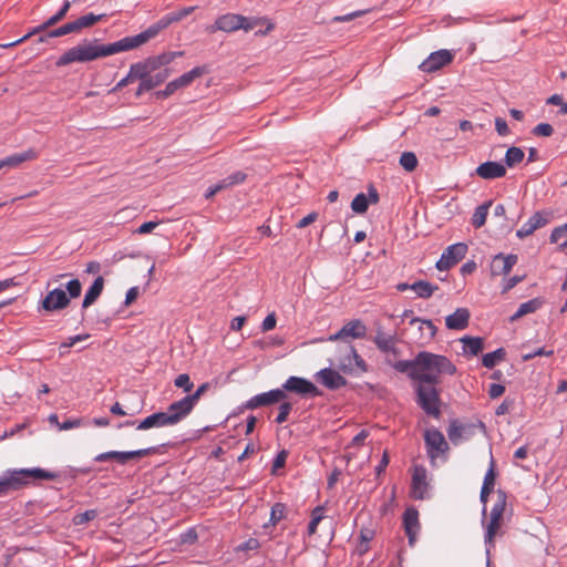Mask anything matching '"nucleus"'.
Instances as JSON below:
<instances>
[{"label":"nucleus","mask_w":567,"mask_h":567,"mask_svg":"<svg viewBox=\"0 0 567 567\" xmlns=\"http://www.w3.org/2000/svg\"><path fill=\"white\" fill-rule=\"evenodd\" d=\"M394 369L420 384L432 386L456 373V367L449 358L429 351L419 352L412 360L398 361Z\"/></svg>","instance_id":"nucleus-1"},{"label":"nucleus","mask_w":567,"mask_h":567,"mask_svg":"<svg viewBox=\"0 0 567 567\" xmlns=\"http://www.w3.org/2000/svg\"><path fill=\"white\" fill-rule=\"evenodd\" d=\"M133 37H125L114 43L99 44L97 41H83L66 50L56 61L58 66L74 62L84 63L100 58L110 56L123 51L136 49Z\"/></svg>","instance_id":"nucleus-2"},{"label":"nucleus","mask_w":567,"mask_h":567,"mask_svg":"<svg viewBox=\"0 0 567 567\" xmlns=\"http://www.w3.org/2000/svg\"><path fill=\"white\" fill-rule=\"evenodd\" d=\"M56 475L42 468H13L8 470L0 477V497L28 486L34 480L52 481Z\"/></svg>","instance_id":"nucleus-3"},{"label":"nucleus","mask_w":567,"mask_h":567,"mask_svg":"<svg viewBox=\"0 0 567 567\" xmlns=\"http://www.w3.org/2000/svg\"><path fill=\"white\" fill-rule=\"evenodd\" d=\"M265 20L261 18H248L241 14L236 13H226L218 17L214 24L206 28L209 33H214L216 31L224 32H235L238 30H244L248 32L255 29L257 25L261 24Z\"/></svg>","instance_id":"nucleus-4"},{"label":"nucleus","mask_w":567,"mask_h":567,"mask_svg":"<svg viewBox=\"0 0 567 567\" xmlns=\"http://www.w3.org/2000/svg\"><path fill=\"white\" fill-rule=\"evenodd\" d=\"M183 51H168L158 55L148 56L147 59L132 64V73L138 78L154 79V72L163 66H167L176 58L182 56Z\"/></svg>","instance_id":"nucleus-5"},{"label":"nucleus","mask_w":567,"mask_h":567,"mask_svg":"<svg viewBox=\"0 0 567 567\" xmlns=\"http://www.w3.org/2000/svg\"><path fill=\"white\" fill-rule=\"evenodd\" d=\"M194 11V7L183 8L178 11L171 12L163 18H161L156 23L148 27L145 31L133 35V40L136 44V47H141L142 44H145L153 38H155L162 30L166 29L174 22H178L182 19L186 18L188 14H190Z\"/></svg>","instance_id":"nucleus-6"},{"label":"nucleus","mask_w":567,"mask_h":567,"mask_svg":"<svg viewBox=\"0 0 567 567\" xmlns=\"http://www.w3.org/2000/svg\"><path fill=\"white\" fill-rule=\"evenodd\" d=\"M341 350L346 355L339 359L340 370L355 377H360L368 371L367 362L358 354L350 342H344L341 346Z\"/></svg>","instance_id":"nucleus-7"},{"label":"nucleus","mask_w":567,"mask_h":567,"mask_svg":"<svg viewBox=\"0 0 567 567\" xmlns=\"http://www.w3.org/2000/svg\"><path fill=\"white\" fill-rule=\"evenodd\" d=\"M203 393L204 392H190L183 399L168 405L166 412L169 414L175 425L190 414L195 405L199 402Z\"/></svg>","instance_id":"nucleus-8"},{"label":"nucleus","mask_w":567,"mask_h":567,"mask_svg":"<svg viewBox=\"0 0 567 567\" xmlns=\"http://www.w3.org/2000/svg\"><path fill=\"white\" fill-rule=\"evenodd\" d=\"M480 430L482 433L486 432V426L482 421L477 423H460L457 420H453L447 429V435L450 441L456 445L461 440H468L475 435L476 431Z\"/></svg>","instance_id":"nucleus-9"},{"label":"nucleus","mask_w":567,"mask_h":567,"mask_svg":"<svg viewBox=\"0 0 567 567\" xmlns=\"http://www.w3.org/2000/svg\"><path fill=\"white\" fill-rule=\"evenodd\" d=\"M424 442L431 460H435L440 454L447 452L450 449L443 433L435 427L425 430Z\"/></svg>","instance_id":"nucleus-10"},{"label":"nucleus","mask_w":567,"mask_h":567,"mask_svg":"<svg viewBox=\"0 0 567 567\" xmlns=\"http://www.w3.org/2000/svg\"><path fill=\"white\" fill-rule=\"evenodd\" d=\"M467 251V246L463 243H457L449 246L442 254L436 262L439 270H447L461 261Z\"/></svg>","instance_id":"nucleus-11"},{"label":"nucleus","mask_w":567,"mask_h":567,"mask_svg":"<svg viewBox=\"0 0 567 567\" xmlns=\"http://www.w3.org/2000/svg\"><path fill=\"white\" fill-rule=\"evenodd\" d=\"M71 8V2L69 0H65L63 6L61 7V9L52 17H50L45 22H43L41 25L34 28L32 31H30L29 33H27L24 37H22L21 39L14 41V42H11V43H7V44H2L1 47L2 48H11V47H16L22 42H24L27 39H29L31 35H34L37 33H40L47 29H49L50 27H53L58 22H60L61 20H63L65 18V16L68 14L69 10Z\"/></svg>","instance_id":"nucleus-12"},{"label":"nucleus","mask_w":567,"mask_h":567,"mask_svg":"<svg viewBox=\"0 0 567 567\" xmlns=\"http://www.w3.org/2000/svg\"><path fill=\"white\" fill-rule=\"evenodd\" d=\"M453 53L449 50H439V51H435V52H432L427 59H425L421 64H420V70L425 72V73H432V72H435L437 70H440L441 68L450 64L452 61H453Z\"/></svg>","instance_id":"nucleus-13"},{"label":"nucleus","mask_w":567,"mask_h":567,"mask_svg":"<svg viewBox=\"0 0 567 567\" xmlns=\"http://www.w3.org/2000/svg\"><path fill=\"white\" fill-rule=\"evenodd\" d=\"M367 333V327L361 320H351L346 323L337 333L329 336L328 341H344L347 338L361 339Z\"/></svg>","instance_id":"nucleus-14"},{"label":"nucleus","mask_w":567,"mask_h":567,"mask_svg":"<svg viewBox=\"0 0 567 567\" xmlns=\"http://www.w3.org/2000/svg\"><path fill=\"white\" fill-rule=\"evenodd\" d=\"M70 305V298L66 293L59 288H55L47 293L41 302L45 311H58L65 309Z\"/></svg>","instance_id":"nucleus-15"},{"label":"nucleus","mask_w":567,"mask_h":567,"mask_svg":"<svg viewBox=\"0 0 567 567\" xmlns=\"http://www.w3.org/2000/svg\"><path fill=\"white\" fill-rule=\"evenodd\" d=\"M417 403L423 411L435 419L441 416V401L439 398L440 392H416Z\"/></svg>","instance_id":"nucleus-16"},{"label":"nucleus","mask_w":567,"mask_h":567,"mask_svg":"<svg viewBox=\"0 0 567 567\" xmlns=\"http://www.w3.org/2000/svg\"><path fill=\"white\" fill-rule=\"evenodd\" d=\"M426 470L422 465H415L412 474L411 493L415 499H424L427 493Z\"/></svg>","instance_id":"nucleus-17"},{"label":"nucleus","mask_w":567,"mask_h":567,"mask_svg":"<svg viewBox=\"0 0 567 567\" xmlns=\"http://www.w3.org/2000/svg\"><path fill=\"white\" fill-rule=\"evenodd\" d=\"M316 381L328 389L347 386L346 379L336 370L326 368L316 373Z\"/></svg>","instance_id":"nucleus-18"},{"label":"nucleus","mask_w":567,"mask_h":567,"mask_svg":"<svg viewBox=\"0 0 567 567\" xmlns=\"http://www.w3.org/2000/svg\"><path fill=\"white\" fill-rule=\"evenodd\" d=\"M403 527L409 539V545L413 546L420 530L419 512L414 507H409L403 513Z\"/></svg>","instance_id":"nucleus-19"},{"label":"nucleus","mask_w":567,"mask_h":567,"mask_svg":"<svg viewBox=\"0 0 567 567\" xmlns=\"http://www.w3.org/2000/svg\"><path fill=\"white\" fill-rule=\"evenodd\" d=\"M174 422L172 421V417L169 414H167L166 411H159L155 412L148 416H146L144 420H142L137 425L136 430L138 431H145L153 427H166V426H174Z\"/></svg>","instance_id":"nucleus-20"},{"label":"nucleus","mask_w":567,"mask_h":567,"mask_svg":"<svg viewBox=\"0 0 567 567\" xmlns=\"http://www.w3.org/2000/svg\"><path fill=\"white\" fill-rule=\"evenodd\" d=\"M475 174L483 179H496L506 175V166L499 162H485L478 165Z\"/></svg>","instance_id":"nucleus-21"},{"label":"nucleus","mask_w":567,"mask_h":567,"mask_svg":"<svg viewBox=\"0 0 567 567\" xmlns=\"http://www.w3.org/2000/svg\"><path fill=\"white\" fill-rule=\"evenodd\" d=\"M516 262V255H496L491 262V274L493 277L507 275L511 272Z\"/></svg>","instance_id":"nucleus-22"},{"label":"nucleus","mask_w":567,"mask_h":567,"mask_svg":"<svg viewBox=\"0 0 567 567\" xmlns=\"http://www.w3.org/2000/svg\"><path fill=\"white\" fill-rule=\"evenodd\" d=\"M171 75V70L165 68L154 74V79L137 78L140 85L136 91V96H141L144 92L151 91L159 84L164 83Z\"/></svg>","instance_id":"nucleus-23"},{"label":"nucleus","mask_w":567,"mask_h":567,"mask_svg":"<svg viewBox=\"0 0 567 567\" xmlns=\"http://www.w3.org/2000/svg\"><path fill=\"white\" fill-rule=\"evenodd\" d=\"M548 223V218L543 213H535L529 219L522 225V227L517 230V236L519 238L527 237L532 235L536 229L544 227Z\"/></svg>","instance_id":"nucleus-24"},{"label":"nucleus","mask_w":567,"mask_h":567,"mask_svg":"<svg viewBox=\"0 0 567 567\" xmlns=\"http://www.w3.org/2000/svg\"><path fill=\"white\" fill-rule=\"evenodd\" d=\"M471 313L467 308H457L445 318V324L451 330H463L468 326Z\"/></svg>","instance_id":"nucleus-25"},{"label":"nucleus","mask_w":567,"mask_h":567,"mask_svg":"<svg viewBox=\"0 0 567 567\" xmlns=\"http://www.w3.org/2000/svg\"><path fill=\"white\" fill-rule=\"evenodd\" d=\"M495 482H496V472L494 468V463L492 462L491 467L488 468V471L485 474V477L483 481V486H482L481 494H480V501L483 503V511H482L483 517L486 516V503H487L489 494L493 492V489L495 487Z\"/></svg>","instance_id":"nucleus-26"},{"label":"nucleus","mask_w":567,"mask_h":567,"mask_svg":"<svg viewBox=\"0 0 567 567\" xmlns=\"http://www.w3.org/2000/svg\"><path fill=\"white\" fill-rule=\"evenodd\" d=\"M156 452V447H147L128 452L112 451V460L116 461L120 464H125L131 460H138L155 454Z\"/></svg>","instance_id":"nucleus-27"},{"label":"nucleus","mask_w":567,"mask_h":567,"mask_svg":"<svg viewBox=\"0 0 567 567\" xmlns=\"http://www.w3.org/2000/svg\"><path fill=\"white\" fill-rule=\"evenodd\" d=\"M503 524V518L497 516H491L489 522L485 526V537L484 542L486 545V556L491 555V549L495 546L494 539L501 529Z\"/></svg>","instance_id":"nucleus-28"},{"label":"nucleus","mask_w":567,"mask_h":567,"mask_svg":"<svg viewBox=\"0 0 567 567\" xmlns=\"http://www.w3.org/2000/svg\"><path fill=\"white\" fill-rule=\"evenodd\" d=\"M103 288H104V279L102 276H99L95 278V280L91 285V287L85 292V296H84V299L82 302V308L86 309L90 306H92L97 300V298L101 296Z\"/></svg>","instance_id":"nucleus-29"},{"label":"nucleus","mask_w":567,"mask_h":567,"mask_svg":"<svg viewBox=\"0 0 567 567\" xmlns=\"http://www.w3.org/2000/svg\"><path fill=\"white\" fill-rule=\"evenodd\" d=\"M208 73V69L205 65L202 66H195L190 71L182 74L177 79L174 80L175 84L177 85V89H183L189 86L196 79L203 76L204 74Z\"/></svg>","instance_id":"nucleus-30"},{"label":"nucleus","mask_w":567,"mask_h":567,"mask_svg":"<svg viewBox=\"0 0 567 567\" xmlns=\"http://www.w3.org/2000/svg\"><path fill=\"white\" fill-rule=\"evenodd\" d=\"M35 158H38V153L34 150L29 148L25 152L13 154L3 158V164L4 167H18L23 162L33 161Z\"/></svg>","instance_id":"nucleus-31"},{"label":"nucleus","mask_w":567,"mask_h":567,"mask_svg":"<svg viewBox=\"0 0 567 567\" xmlns=\"http://www.w3.org/2000/svg\"><path fill=\"white\" fill-rule=\"evenodd\" d=\"M543 306L540 298H534L519 305L517 311L511 317L512 321H516L526 315L536 312Z\"/></svg>","instance_id":"nucleus-32"},{"label":"nucleus","mask_w":567,"mask_h":567,"mask_svg":"<svg viewBox=\"0 0 567 567\" xmlns=\"http://www.w3.org/2000/svg\"><path fill=\"white\" fill-rule=\"evenodd\" d=\"M374 343L382 352H390L394 350L395 340L393 336L386 334L381 328L377 330Z\"/></svg>","instance_id":"nucleus-33"},{"label":"nucleus","mask_w":567,"mask_h":567,"mask_svg":"<svg viewBox=\"0 0 567 567\" xmlns=\"http://www.w3.org/2000/svg\"><path fill=\"white\" fill-rule=\"evenodd\" d=\"M460 341L465 354L476 355L483 350V339L480 337H463Z\"/></svg>","instance_id":"nucleus-34"},{"label":"nucleus","mask_w":567,"mask_h":567,"mask_svg":"<svg viewBox=\"0 0 567 567\" xmlns=\"http://www.w3.org/2000/svg\"><path fill=\"white\" fill-rule=\"evenodd\" d=\"M282 390H318L317 386L311 383L310 381L298 378V377H290L286 383L284 384Z\"/></svg>","instance_id":"nucleus-35"},{"label":"nucleus","mask_w":567,"mask_h":567,"mask_svg":"<svg viewBox=\"0 0 567 567\" xmlns=\"http://www.w3.org/2000/svg\"><path fill=\"white\" fill-rule=\"evenodd\" d=\"M491 205H492V202H487V203H484V204L480 205L478 207H476V209L472 216V225L475 228H481L482 226L485 225Z\"/></svg>","instance_id":"nucleus-36"},{"label":"nucleus","mask_w":567,"mask_h":567,"mask_svg":"<svg viewBox=\"0 0 567 567\" xmlns=\"http://www.w3.org/2000/svg\"><path fill=\"white\" fill-rule=\"evenodd\" d=\"M411 289L420 298H430L433 292L437 289L436 286L431 285L429 281L419 280L411 285Z\"/></svg>","instance_id":"nucleus-37"},{"label":"nucleus","mask_w":567,"mask_h":567,"mask_svg":"<svg viewBox=\"0 0 567 567\" xmlns=\"http://www.w3.org/2000/svg\"><path fill=\"white\" fill-rule=\"evenodd\" d=\"M506 351L503 348H499L493 352L486 353L482 358V363L485 368L492 369L497 363L505 360Z\"/></svg>","instance_id":"nucleus-38"},{"label":"nucleus","mask_w":567,"mask_h":567,"mask_svg":"<svg viewBox=\"0 0 567 567\" xmlns=\"http://www.w3.org/2000/svg\"><path fill=\"white\" fill-rule=\"evenodd\" d=\"M525 153L522 148L512 146L505 153V164L508 167H514L523 162Z\"/></svg>","instance_id":"nucleus-39"},{"label":"nucleus","mask_w":567,"mask_h":567,"mask_svg":"<svg viewBox=\"0 0 567 567\" xmlns=\"http://www.w3.org/2000/svg\"><path fill=\"white\" fill-rule=\"evenodd\" d=\"M496 496L497 499L492 507L491 516H497L503 518L507 505V494L503 489H497Z\"/></svg>","instance_id":"nucleus-40"},{"label":"nucleus","mask_w":567,"mask_h":567,"mask_svg":"<svg viewBox=\"0 0 567 567\" xmlns=\"http://www.w3.org/2000/svg\"><path fill=\"white\" fill-rule=\"evenodd\" d=\"M245 178H246V175L244 173L236 172L233 175L216 183L215 186L218 189V192H221V190L229 188L234 185L243 183L245 181Z\"/></svg>","instance_id":"nucleus-41"},{"label":"nucleus","mask_w":567,"mask_h":567,"mask_svg":"<svg viewBox=\"0 0 567 567\" xmlns=\"http://www.w3.org/2000/svg\"><path fill=\"white\" fill-rule=\"evenodd\" d=\"M550 243L558 244L560 249L567 248V224L556 227L551 231Z\"/></svg>","instance_id":"nucleus-42"},{"label":"nucleus","mask_w":567,"mask_h":567,"mask_svg":"<svg viewBox=\"0 0 567 567\" xmlns=\"http://www.w3.org/2000/svg\"><path fill=\"white\" fill-rule=\"evenodd\" d=\"M102 18H103L102 14L95 16L93 13L82 16L81 18H79L74 21V24L76 25V31L79 32L84 28H89V27L93 25L94 23L99 22Z\"/></svg>","instance_id":"nucleus-43"},{"label":"nucleus","mask_w":567,"mask_h":567,"mask_svg":"<svg viewBox=\"0 0 567 567\" xmlns=\"http://www.w3.org/2000/svg\"><path fill=\"white\" fill-rule=\"evenodd\" d=\"M258 395L262 405H270L287 399V392H262Z\"/></svg>","instance_id":"nucleus-44"},{"label":"nucleus","mask_w":567,"mask_h":567,"mask_svg":"<svg viewBox=\"0 0 567 567\" xmlns=\"http://www.w3.org/2000/svg\"><path fill=\"white\" fill-rule=\"evenodd\" d=\"M368 207L369 200L363 193L358 194L351 203V208L357 214H364L368 210Z\"/></svg>","instance_id":"nucleus-45"},{"label":"nucleus","mask_w":567,"mask_h":567,"mask_svg":"<svg viewBox=\"0 0 567 567\" xmlns=\"http://www.w3.org/2000/svg\"><path fill=\"white\" fill-rule=\"evenodd\" d=\"M400 165L406 172H413L417 166V158L412 152H404L400 157Z\"/></svg>","instance_id":"nucleus-46"},{"label":"nucleus","mask_w":567,"mask_h":567,"mask_svg":"<svg viewBox=\"0 0 567 567\" xmlns=\"http://www.w3.org/2000/svg\"><path fill=\"white\" fill-rule=\"evenodd\" d=\"M285 517H286V505L282 503L274 504V506L271 507L269 523L275 526L277 523H279Z\"/></svg>","instance_id":"nucleus-47"},{"label":"nucleus","mask_w":567,"mask_h":567,"mask_svg":"<svg viewBox=\"0 0 567 567\" xmlns=\"http://www.w3.org/2000/svg\"><path fill=\"white\" fill-rule=\"evenodd\" d=\"M75 32H78L76 25L74 24V21H72V22H68V23L61 25L60 28H56V29L50 31L48 37L49 38H59V37H63L69 33H75Z\"/></svg>","instance_id":"nucleus-48"},{"label":"nucleus","mask_w":567,"mask_h":567,"mask_svg":"<svg viewBox=\"0 0 567 567\" xmlns=\"http://www.w3.org/2000/svg\"><path fill=\"white\" fill-rule=\"evenodd\" d=\"M419 323V329L424 331L427 337L432 338L436 333V327L433 324L431 320H422L419 318H414L411 320V324Z\"/></svg>","instance_id":"nucleus-49"},{"label":"nucleus","mask_w":567,"mask_h":567,"mask_svg":"<svg viewBox=\"0 0 567 567\" xmlns=\"http://www.w3.org/2000/svg\"><path fill=\"white\" fill-rule=\"evenodd\" d=\"M96 516H97L96 509H89V511H85L84 513L76 514L73 517V523L75 525H83L90 520H93Z\"/></svg>","instance_id":"nucleus-50"},{"label":"nucleus","mask_w":567,"mask_h":567,"mask_svg":"<svg viewBox=\"0 0 567 567\" xmlns=\"http://www.w3.org/2000/svg\"><path fill=\"white\" fill-rule=\"evenodd\" d=\"M374 537V530L370 528H361L360 530V539H361V553H364L368 550V543L373 539Z\"/></svg>","instance_id":"nucleus-51"},{"label":"nucleus","mask_w":567,"mask_h":567,"mask_svg":"<svg viewBox=\"0 0 567 567\" xmlns=\"http://www.w3.org/2000/svg\"><path fill=\"white\" fill-rule=\"evenodd\" d=\"M69 298H78L82 291V285L79 279H72L66 284Z\"/></svg>","instance_id":"nucleus-52"},{"label":"nucleus","mask_w":567,"mask_h":567,"mask_svg":"<svg viewBox=\"0 0 567 567\" xmlns=\"http://www.w3.org/2000/svg\"><path fill=\"white\" fill-rule=\"evenodd\" d=\"M554 133V128L548 123H539L533 128V134L536 136L548 137Z\"/></svg>","instance_id":"nucleus-53"},{"label":"nucleus","mask_w":567,"mask_h":567,"mask_svg":"<svg viewBox=\"0 0 567 567\" xmlns=\"http://www.w3.org/2000/svg\"><path fill=\"white\" fill-rule=\"evenodd\" d=\"M292 409V404L290 402H284L279 406V413L276 417V422L281 424L288 420L289 413Z\"/></svg>","instance_id":"nucleus-54"},{"label":"nucleus","mask_w":567,"mask_h":567,"mask_svg":"<svg viewBox=\"0 0 567 567\" xmlns=\"http://www.w3.org/2000/svg\"><path fill=\"white\" fill-rule=\"evenodd\" d=\"M516 401L515 399L506 398L502 404L496 409L497 415H504L511 413L514 410Z\"/></svg>","instance_id":"nucleus-55"},{"label":"nucleus","mask_w":567,"mask_h":567,"mask_svg":"<svg viewBox=\"0 0 567 567\" xmlns=\"http://www.w3.org/2000/svg\"><path fill=\"white\" fill-rule=\"evenodd\" d=\"M87 422L84 421V419H72V420H66L64 422L61 423L60 425V431H66V430H71V429H75V427H80L82 425H86Z\"/></svg>","instance_id":"nucleus-56"},{"label":"nucleus","mask_w":567,"mask_h":567,"mask_svg":"<svg viewBox=\"0 0 567 567\" xmlns=\"http://www.w3.org/2000/svg\"><path fill=\"white\" fill-rule=\"evenodd\" d=\"M367 12H369V10H358V11H353V12L344 14V16H337L332 20L334 22H348L355 18L364 16Z\"/></svg>","instance_id":"nucleus-57"},{"label":"nucleus","mask_w":567,"mask_h":567,"mask_svg":"<svg viewBox=\"0 0 567 567\" xmlns=\"http://www.w3.org/2000/svg\"><path fill=\"white\" fill-rule=\"evenodd\" d=\"M175 386L183 388L184 390H190L193 386V383L190 382L189 375L186 373L179 374L175 381Z\"/></svg>","instance_id":"nucleus-58"},{"label":"nucleus","mask_w":567,"mask_h":567,"mask_svg":"<svg viewBox=\"0 0 567 567\" xmlns=\"http://www.w3.org/2000/svg\"><path fill=\"white\" fill-rule=\"evenodd\" d=\"M287 456H288V453L285 450L280 451L277 454V456L275 457L274 463H272V473H276L277 470L285 466Z\"/></svg>","instance_id":"nucleus-59"},{"label":"nucleus","mask_w":567,"mask_h":567,"mask_svg":"<svg viewBox=\"0 0 567 567\" xmlns=\"http://www.w3.org/2000/svg\"><path fill=\"white\" fill-rule=\"evenodd\" d=\"M495 128L501 136H507L511 133L506 121L502 117L495 118Z\"/></svg>","instance_id":"nucleus-60"},{"label":"nucleus","mask_w":567,"mask_h":567,"mask_svg":"<svg viewBox=\"0 0 567 567\" xmlns=\"http://www.w3.org/2000/svg\"><path fill=\"white\" fill-rule=\"evenodd\" d=\"M137 78L138 76H135L132 73V65H131L128 74L125 78H123L120 82H117V84L115 85V87L112 91H117V90L123 89L124 86L128 85L131 82L135 81Z\"/></svg>","instance_id":"nucleus-61"},{"label":"nucleus","mask_w":567,"mask_h":567,"mask_svg":"<svg viewBox=\"0 0 567 567\" xmlns=\"http://www.w3.org/2000/svg\"><path fill=\"white\" fill-rule=\"evenodd\" d=\"M389 462H390L389 453H388V451H384L380 463L375 467L377 476H380L382 473L385 472V468L389 465Z\"/></svg>","instance_id":"nucleus-62"},{"label":"nucleus","mask_w":567,"mask_h":567,"mask_svg":"<svg viewBox=\"0 0 567 567\" xmlns=\"http://www.w3.org/2000/svg\"><path fill=\"white\" fill-rule=\"evenodd\" d=\"M277 319L275 313H269L265 320L262 321L261 329L262 331L272 330L276 327Z\"/></svg>","instance_id":"nucleus-63"},{"label":"nucleus","mask_w":567,"mask_h":567,"mask_svg":"<svg viewBox=\"0 0 567 567\" xmlns=\"http://www.w3.org/2000/svg\"><path fill=\"white\" fill-rule=\"evenodd\" d=\"M157 221H146L136 229V233L140 235L150 234L157 227Z\"/></svg>","instance_id":"nucleus-64"}]
</instances>
